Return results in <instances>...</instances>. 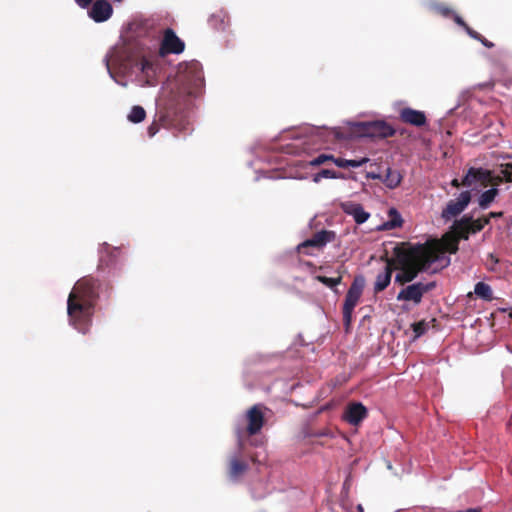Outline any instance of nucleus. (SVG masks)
I'll use <instances>...</instances> for the list:
<instances>
[{"label": "nucleus", "mask_w": 512, "mask_h": 512, "mask_svg": "<svg viewBox=\"0 0 512 512\" xmlns=\"http://www.w3.org/2000/svg\"><path fill=\"white\" fill-rule=\"evenodd\" d=\"M316 279L329 288H334L340 283L339 277L338 278H330V277H326V276H317Z\"/></svg>", "instance_id": "obj_29"}, {"label": "nucleus", "mask_w": 512, "mask_h": 512, "mask_svg": "<svg viewBox=\"0 0 512 512\" xmlns=\"http://www.w3.org/2000/svg\"><path fill=\"white\" fill-rule=\"evenodd\" d=\"M493 179L491 172L484 168H470L464 177L463 184L471 187L477 182L486 183Z\"/></svg>", "instance_id": "obj_15"}, {"label": "nucleus", "mask_w": 512, "mask_h": 512, "mask_svg": "<svg viewBox=\"0 0 512 512\" xmlns=\"http://www.w3.org/2000/svg\"><path fill=\"white\" fill-rule=\"evenodd\" d=\"M184 42L168 28L165 30L157 54L132 53L129 48L121 46L112 49L104 58L109 76L119 85L126 87L127 81L116 79L110 64L131 83L139 87H154L162 69L161 57L166 54H179L184 50Z\"/></svg>", "instance_id": "obj_1"}, {"label": "nucleus", "mask_w": 512, "mask_h": 512, "mask_svg": "<svg viewBox=\"0 0 512 512\" xmlns=\"http://www.w3.org/2000/svg\"><path fill=\"white\" fill-rule=\"evenodd\" d=\"M498 194V189L493 187L484 191L479 197V206L482 209H487L489 205L494 201Z\"/></svg>", "instance_id": "obj_22"}, {"label": "nucleus", "mask_w": 512, "mask_h": 512, "mask_svg": "<svg viewBox=\"0 0 512 512\" xmlns=\"http://www.w3.org/2000/svg\"><path fill=\"white\" fill-rule=\"evenodd\" d=\"M365 286V278L360 275L354 278L350 288L347 291L343 304V319L347 325L350 324L352 313L356 307Z\"/></svg>", "instance_id": "obj_7"}, {"label": "nucleus", "mask_w": 512, "mask_h": 512, "mask_svg": "<svg viewBox=\"0 0 512 512\" xmlns=\"http://www.w3.org/2000/svg\"><path fill=\"white\" fill-rule=\"evenodd\" d=\"M357 510H358L359 512H364V509H363V507H362V505H361V504H359V505L357 506Z\"/></svg>", "instance_id": "obj_35"}, {"label": "nucleus", "mask_w": 512, "mask_h": 512, "mask_svg": "<svg viewBox=\"0 0 512 512\" xmlns=\"http://www.w3.org/2000/svg\"><path fill=\"white\" fill-rule=\"evenodd\" d=\"M470 200L471 194L469 191L461 192L456 200H451L447 203L446 208L441 213V217L445 221L451 220L465 210Z\"/></svg>", "instance_id": "obj_11"}, {"label": "nucleus", "mask_w": 512, "mask_h": 512, "mask_svg": "<svg viewBox=\"0 0 512 512\" xmlns=\"http://www.w3.org/2000/svg\"><path fill=\"white\" fill-rule=\"evenodd\" d=\"M367 177H368V178H371V179H378V178H380V175H379V174H376V173H372V172H371V173H368V174H367Z\"/></svg>", "instance_id": "obj_33"}, {"label": "nucleus", "mask_w": 512, "mask_h": 512, "mask_svg": "<svg viewBox=\"0 0 512 512\" xmlns=\"http://www.w3.org/2000/svg\"><path fill=\"white\" fill-rule=\"evenodd\" d=\"M334 238V233L331 231L322 230L317 232L312 238L307 239L298 245V250L300 252H304L306 254H311V252L304 251L306 248L313 247L320 249L324 247L327 243L331 242Z\"/></svg>", "instance_id": "obj_12"}, {"label": "nucleus", "mask_w": 512, "mask_h": 512, "mask_svg": "<svg viewBox=\"0 0 512 512\" xmlns=\"http://www.w3.org/2000/svg\"><path fill=\"white\" fill-rule=\"evenodd\" d=\"M96 287L97 282L94 279L83 278L76 282L67 299L69 324L82 334H85L92 324L97 297Z\"/></svg>", "instance_id": "obj_4"}, {"label": "nucleus", "mask_w": 512, "mask_h": 512, "mask_svg": "<svg viewBox=\"0 0 512 512\" xmlns=\"http://www.w3.org/2000/svg\"><path fill=\"white\" fill-rule=\"evenodd\" d=\"M503 215L502 212H490L489 215H488V219L490 218H499Z\"/></svg>", "instance_id": "obj_32"}, {"label": "nucleus", "mask_w": 512, "mask_h": 512, "mask_svg": "<svg viewBox=\"0 0 512 512\" xmlns=\"http://www.w3.org/2000/svg\"><path fill=\"white\" fill-rule=\"evenodd\" d=\"M338 178V175L334 170L330 169H323L320 172L313 175V182L319 183L322 179H336Z\"/></svg>", "instance_id": "obj_27"}, {"label": "nucleus", "mask_w": 512, "mask_h": 512, "mask_svg": "<svg viewBox=\"0 0 512 512\" xmlns=\"http://www.w3.org/2000/svg\"><path fill=\"white\" fill-rule=\"evenodd\" d=\"M341 207L344 213L351 216L359 225L365 223L370 217V213L366 212L359 203L346 201L342 203Z\"/></svg>", "instance_id": "obj_13"}, {"label": "nucleus", "mask_w": 512, "mask_h": 512, "mask_svg": "<svg viewBox=\"0 0 512 512\" xmlns=\"http://www.w3.org/2000/svg\"><path fill=\"white\" fill-rule=\"evenodd\" d=\"M392 271H393V269L391 267V262L388 261L387 264L385 265L383 271L379 272L376 277V280L374 283L375 293L381 292L388 287V285L391 282Z\"/></svg>", "instance_id": "obj_18"}, {"label": "nucleus", "mask_w": 512, "mask_h": 512, "mask_svg": "<svg viewBox=\"0 0 512 512\" xmlns=\"http://www.w3.org/2000/svg\"><path fill=\"white\" fill-rule=\"evenodd\" d=\"M452 185H453V186H458V181H457L456 179H454V180L452 181Z\"/></svg>", "instance_id": "obj_36"}, {"label": "nucleus", "mask_w": 512, "mask_h": 512, "mask_svg": "<svg viewBox=\"0 0 512 512\" xmlns=\"http://www.w3.org/2000/svg\"><path fill=\"white\" fill-rule=\"evenodd\" d=\"M474 293L485 301L492 300V289L484 282H477L474 287Z\"/></svg>", "instance_id": "obj_23"}, {"label": "nucleus", "mask_w": 512, "mask_h": 512, "mask_svg": "<svg viewBox=\"0 0 512 512\" xmlns=\"http://www.w3.org/2000/svg\"><path fill=\"white\" fill-rule=\"evenodd\" d=\"M334 156L328 154H320L309 162L310 166H320L327 161L333 162Z\"/></svg>", "instance_id": "obj_28"}, {"label": "nucleus", "mask_w": 512, "mask_h": 512, "mask_svg": "<svg viewBox=\"0 0 512 512\" xmlns=\"http://www.w3.org/2000/svg\"><path fill=\"white\" fill-rule=\"evenodd\" d=\"M368 161H369V158H367V157H363L360 159H351V160H347V159H343V158L333 159V163L340 168H346V167L358 168V167H361L362 165H364L365 163H367Z\"/></svg>", "instance_id": "obj_21"}, {"label": "nucleus", "mask_w": 512, "mask_h": 512, "mask_svg": "<svg viewBox=\"0 0 512 512\" xmlns=\"http://www.w3.org/2000/svg\"><path fill=\"white\" fill-rule=\"evenodd\" d=\"M438 11L443 15V16H449V15H452L453 18H454V21L462 26L466 32L468 33V35L476 40H481L482 36L477 33L476 31L472 30L471 28H469L466 23L463 21V19L456 13H454L453 11H451L449 8L447 7H443V6H439L437 7Z\"/></svg>", "instance_id": "obj_19"}, {"label": "nucleus", "mask_w": 512, "mask_h": 512, "mask_svg": "<svg viewBox=\"0 0 512 512\" xmlns=\"http://www.w3.org/2000/svg\"><path fill=\"white\" fill-rule=\"evenodd\" d=\"M204 88V75L201 64L192 60L180 63L172 87L163 88L161 104L168 114H178L188 109Z\"/></svg>", "instance_id": "obj_3"}, {"label": "nucleus", "mask_w": 512, "mask_h": 512, "mask_svg": "<svg viewBox=\"0 0 512 512\" xmlns=\"http://www.w3.org/2000/svg\"><path fill=\"white\" fill-rule=\"evenodd\" d=\"M401 119L408 124L420 127L426 124V116L424 112L414 110L412 108H403L400 111Z\"/></svg>", "instance_id": "obj_16"}, {"label": "nucleus", "mask_w": 512, "mask_h": 512, "mask_svg": "<svg viewBox=\"0 0 512 512\" xmlns=\"http://www.w3.org/2000/svg\"><path fill=\"white\" fill-rule=\"evenodd\" d=\"M360 126L362 135L370 138H387L395 133V130L385 121L367 122Z\"/></svg>", "instance_id": "obj_10"}, {"label": "nucleus", "mask_w": 512, "mask_h": 512, "mask_svg": "<svg viewBox=\"0 0 512 512\" xmlns=\"http://www.w3.org/2000/svg\"><path fill=\"white\" fill-rule=\"evenodd\" d=\"M388 216L389 219L383 223L382 229L391 230L398 228L402 225V216L395 208L389 209Z\"/></svg>", "instance_id": "obj_20"}, {"label": "nucleus", "mask_w": 512, "mask_h": 512, "mask_svg": "<svg viewBox=\"0 0 512 512\" xmlns=\"http://www.w3.org/2000/svg\"><path fill=\"white\" fill-rule=\"evenodd\" d=\"M243 449L238 447V451L235 452L230 459L229 477L232 480H237L239 476L248 469V465L245 462L240 461V456Z\"/></svg>", "instance_id": "obj_17"}, {"label": "nucleus", "mask_w": 512, "mask_h": 512, "mask_svg": "<svg viewBox=\"0 0 512 512\" xmlns=\"http://www.w3.org/2000/svg\"><path fill=\"white\" fill-rule=\"evenodd\" d=\"M383 181L388 188L393 189L400 184L401 175L398 171L387 168L386 176Z\"/></svg>", "instance_id": "obj_24"}, {"label": "nucleus", "mask_w": 512, "mask_h": 512, "mask_svg": "<svg viewBox=\"0 0 512 512\" xmlns=\"http://www.w3.org/2000/svg\"><path fill=\"white\" fill-rule=\"evenodd\" d=\"M148 132H149L150 136H154L156 134L157 130L153 126H150L148 128Z\"/></svg>", "instance_id": "obj_34"}, {"label": "nucleus", "mask_w": 512, "mask_h": 512, "mask_svg": "<svg viewBox=\"0 0 512 512\" xmlns=\"http://www.w3.org/2000/svg\"><path fill=\"white\" fill-rule=\"evenodd\" d=\"M266 407L262 404H255L249 408L243 416L245 426L238 424L235 428L237 445L240 449L244 447L245 434L253 436L259 433L264 425Z\"/></svg>", "instance_id": "obj_5"}, {"label": "nucleus", "mask_w": 512, "mask_h": 512, "mask_svg": "<svg viewBox=\"0 0 512 512\" xmlns=\"http://www.w3.org/2000/svg\"><path fill=\"white\" fill-rule=\"evenodd\" d=\"M146 117V112L143 107L139 105H135L131 108L127 119L128 121L132 123H140L142 122Z\"/></svg>", "instance_id": "obj_25"}, {"label": "nucleus", "mask_w": 512, "mask_h": 512, "mask_svg": "<svg viewBox=\"0 0 512 512\" xmlns=\"http://www.w3.org/2000/svg\"><path fill=\"white\" fill-rule=\"evenodd\" d=\"M395 268L400 272L396 274L395 281L405 284L413 281L419 272H437L447 267L450 258L446 255L442 245L438 242L425 245H416L408 249L395 248Z\"/></svg>", "instance_id": "obj_2"}, {"label": "nucleus", "mask_w": 512, "mask_h": 512, "mask_svg": "<svg viewBox=\"0 0 512 512\" xmlns=\"http://www.w3.org/2000/svg\"><path fill=\"white\" fill-rule=\"evenodd\" d=\"M367 415V409L360 402L351 403L347 406L343 418L351 425H358Z\"/></svg>", "instance_id": "obj_14"}, {"label": "nucleus", "mask_w": 512, "mask_h": 512, "mask_svg": "<svg viewBox=\"0 0 512 512\" xmlns=\"http://www.w3.org/2000/svg\"><path fill=\"white\" fill-rule=\"evenodd\" d=\"M80 8H88V16L96 23L107 21L113 13L112 5L107 0H74Z\"/></svg>", "instance_id": "obj_8"}, {"label": "nucleus", "mask_w": 512, "mask_h": 512, "mask_svg": "<svg viewBox=\"0 0 512 512\" xmlns=\"http://www.w3.org/2000/svg\"><path fill=\"white\" fill-rule=\"evenodd\" d=\"M480 42H481L484 46H486V47H488V48H491V47H493V46H494V44H493L492 42L488 41V40H487V39H485L484 37H482V38H481Z\"/></svg>", "instance_id": "obj_31"}, {"label": "nucleus", "mask_w": 512, "mask_h": 512, "mask_svg": "<svg viewBox=\"0 0 512 512\" xmlns=\"http://www.w3.org/2000/svg\"><path fill=\"white\" fill-rule=\"evenodd\" d=\"M502 159H511L512 160V154H506L502 156ZM500 173L502 175V178L506 181H512V163H506L501 165Z\"/></svg>", "instance_id": "obj_26"}, {"label": "nucleus", "mask_w": 512, "mask_h": 512, "mask_svg": "<svg viewBox=\"0 0 512 512\" xmlns=\"http://www.w3.org/2000/svg\"><path fill=\"white\" fill-rule=\"evenodd\" d=\"M435 287L434 282L423 283L417 282L410 284L400 290L397 295L398 301H408L414 304H419L422 301L423 295Z\"/></svg>", "instance_id": "obj_9"}, {"label": "nucleus", "mask_w": 512, "mask_h": 512, "mask_svg": "<svg viewBox=\"0 0 512 512\" xmlns=\"http://www.w3.org/2000/svg\"><path fill=\"white\" fill-rule=\"evenodd\" d=\"M414 332L416 333V336L419 337L423 333V329L421 327V324H417L414 327Z\"/></svg>", "instance_id": "obj_30"}, {"label": "nucleus", "mask_w": 512, "mask_h": 512, "mask_svg": "<svg viewBox=\"0 0 512 512\" xmlns=\"http://www.w3.org/2000/svg\"><path fill=\"white\" fill-rule=\"evenodd\" d=\"M488 223V218H479L473 220L472 218L464 217L460 221H456L453 226L456 240L450 244V247L448 248L450 252L455 253L457 251L458 239L467 240L470 234H475L481 231Z\"/></svg>", "instance_id": "obj_6"}]
</instances>
